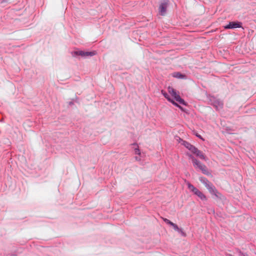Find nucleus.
Returning a JSON list of instances; mask_svg holds the SVG:
<instances>
[{
	"label": "nucleus",
	"mask_w": 256,
	"mask_h": 256,
	"mask_svg": "<svg viewBox=\"0 0 256 256\" xmlns=\"http://www.w3.org/2000/svg\"><path fill=\"white\" fill-rule=\"evenodd\" d=\"M199 180L205 186L210 193L215 195L216 197H219L220 194L217 191L214 186L206 178L204 177H200Z\"/></svg>",
	"instance_id": "nucleus-1"
},
{
	"label": "nucleus",
	"mask_w": 256,
	"mask_h": 256,
	"mask_svg": "<svg viewBox=\"0 0 256 256\" xmlns=\"http://www.w3.org/2000/svg\"><path fill=\"white\" fill-rule=\"evenodd\" d=\"M72 56L76 57L77 56H80L82 57L86 58L92 56L96 54L95 52H84L82 50L74 51L71 52Z\"/></svg>",
	"instance_id": "nucleus-2"
},
{
	"label": "nucleus",
	"mask_w": 256,
	"mask_h": 256,
	"mask_svg": "<svg viewBox=\"0 0 256 256\" xmlns=\"http://www.w3.org/2000/svg\"><path fill=\"white\" fill-rule=\"evenodd\" d=\"M186 148L190 150L193 154L198 156L200 158L206 160V157L204 154L195 148L194 145H186Z\"/></svg>",
	"instance_id": "nucleus-3"
},
{
	"label": "nucleus",
	"mask_w": 256,
	"mask_h": 256,
	"mask_svg": "<svg viewBox=\"0 0 256 256\" xmlns=\"http://www.w3.org/2000/svg\"><path fill=\"white\" fill-rule=\"evenodd\" d=\"M168 2V0H164L160 4L158 10L160 15L164 16L166 14Z\"/></svg>",
	"instance_id": "nucleus-4"
},
{
	"label": "nucleus",
	"mask_w": 256,
	"mask_h": 256,
	"mask_svg": "<svg viewBox=\"0 0 256 256\" xmlns=\"http://www.w3.org/2000/svg\"><path fill=\"white\" fill-rule=\"evenodd\" d=\"M242 27V23L240 22H232L224 26L226 29L235 28Z\"/></svg>",
	"instance_id": "nucleus-5"
},
{
	"label": "nucleus",
	"mask_w": 256,
	"mask_h": 256,
	"mask_svg": "<svg viewBox=\"0 0 256 256\" xmlns=\"http://www.w3.org/2000/svg\"><path fill=\"white\" fill-rule=\"evenodd\" d=\"M162 94L164 96L165 98H166L168 100L171 102L174 105L176 106L179 108L181 110H182V106H180V105H178L176 102L174 100H173L170 96L164 90H161Z\"/></svg>",
	"instance_id": "nucleus-6"
},
{
	"label": "nucleus",
	"mask_w": 256,
	"mask_h": 256,
	"mask_svg": "<svg viewBox=\"0 0 256 256\" xmlns=\"http://www.w3.org/2000/svg\"><path fill=\"white\" fill-rule=\"evenodd\" d=\"M212 104L216 108V110L222 108L224 105L222 101L219 99H214L212 101Z\"/></svg>",
	"instance_id": "nucleus-7"
},
{
	"label": "nucleus",
	"mask_w": 256,
	"mask_h": 256,
	"mask_svg": "<svg viewBox=\"0 0 256 256\" xmlns=\"http://www.w3.org/2000/svg\"><path fill=\"white\" fill-rule=\"evenodd\" d=\"M174 98L175 99L176 101L178 102L180 104L185 106L186 105V103L184 102V100L178 94H176V96L174 97Z\"/></svg>",
	"instance_id": "nucleus-8"
},
{
	"label": "nucleus",
	"mask_w": 256,
	"mask_h": 256,
	"mask_svg": "<svg viewBox=\"0 0 256 256\" xmlns=\"http://www.w3.org/2000/svg\"><path fill=\"white\" fill-rule=\"evenodd\" d=\"M192 162L195 168H200V166H202L203 164H202L200 162H199L198 160L192 157Z\"/></svg>",
	"instance_id": "nucleus-9"
},
{
	"label": "nucleus",
	"mask_w": 256,
	"mask_h": 256,
	"mask_svg": "<svg viewBox=\"0 0 256 256\" xmlns=\"http://www.w3.org/2000/svg\"><path fill=\"white\" fill-rule=\"evenodd\" d=\"M200 169L202 170L203 174H206V175H210V173L209 172L206 166L204 164H202L200 167Z\"/></svg>",
	"instance_id": "nucleus-10"
},
{
	"label": "nucleus",
	"mask_w": 256,
	"mask_h": 256,
	"mask_svg": "<svg viewBox=\"0 0 256 256\" xmlns=\"http://www.w3.org/2000/svg\"><path fill=\"white\" fill-rule=\"evenodd\" d=\"M198 196L201 200H206V198L205 195L200 191L198 190V191L196 194Z\"/></svg>",
	"instance_id": "nucleus-11"
},
{
	"label": "nucleus",
	"mask_w": 256,
	"mask_h": 256,
	"mask_svg": "<svg viewBox=\"0 0 256 256\" xmlns=\"http://www.w3.org/2000/svg\"><path fill=\"white\" fill-rule=\"evenodd\" d=\"M168 92L172 95V97L176 96L177 94L176 90L170 86H168Z\"/></svg>",
	"instance_id": "nucleus-12"
},
{
	"label": "nucleus",
	"mask_w": 256,
	"mask_h": 256,
	"mask_svg": "<svg viewBox=\"0 0 256 256\" xmlns=\"http://www.w3.org/2000/svg\"><path fill=\"white\" fill-rule=\"evenodd\" d=\"M173 76L178 78H183L185 77L184 75H183L181 73L178 72H174L173 74Z\"/></svg>",
	"instance_id": "nucleus-13"
},
{
	"label": "nucleus",
	"mask_w": 256,
	"mask_h": 256,
	"mask_svg": "<svg viewBox=\"0 0 256 256\" xmlns=\"http://www.w3.org/2000/svg\"><path fill=\"white\" fill-rule=\"evenodd\" d=\"M187 185L189 190L191 192H192L195 188V187L192 184H190L189 182L187 184Z\"/></svg>",
	"instance_id": "nucleus-14"
},
{
	"label": "nucleus",
	"mask_w": 256,
	"mask_h": 256,
	"mask_svg": "<svg viewBox=\"0 0 256 256\" xmlns=\"http://www.w3.org/2000/svg\"><path fill=\"white\" fill-rule=\"evenodd\" d=\"M172 226L173 227V228H174V230H175L179 231L180 228H178V226L176 224L173 223L172 224Z\"/></svg>",
	"instance_id": "nucleus-15"
},
{
	"label": "nucleus",
	"mask_w": 256,
	"mask_h": 256,
	"mask_svg": "<svg viewBox=\"0 0 256 256\" xmlns=\"http://www.w3.org/2000/svg\"><path fill=\"white\" fill-rule=\"evenodd\" d=\"M163 220H164V221L166 224H170V226H172V224H173V222H172L171 221H170V220H168V219H167V218H164Z\"/></svg>",
	"instance_id": "nucleus-16"
},
{
	"label": "nucleus",
	"mask_w": 256,
	"mask_h": 256,
	"mask_svg": "<svg viewBox=\"0 0 256 256\" xmlns=\"http://www.w3.org/2000/svg\"><path fill=\"white\" fill-rule=\"evenodd\" d=\"M175 139L179 143H180L182 142H183L182 140L180 138H179L178 136H176L175 138Z\"/></svg>",
	"instance_id": "nucleus-17"
},
{
	"label": "nucleus",
	"mask_w": 256,
	"mask_h": 256,
	"mask_svg": "<svg viewBox=\"0 0 256 256\" xmlns=\"http://www.w3.org/2000/svg\"><path fill=\"white\" fill-rule=\"evenodd\" d=\"M198 191V190L196 188H194V189L192 191V192H194L195 194H196Z\"/></svg>",
	"instance_id": "nucleus-18"
},
{
	"label": "nucleus",
	"mask_w": 256,
	"mask_h": 256,
	"mask_svg": "<svg viewBox=\"0 0 256 256\" xmlns=\"http://www.w3.org/2000/svg\"><path fill=\"white\" fill-rule=\"evenodd\" d=\"M135 153H136V154H140L139 149H138V148H136V149H135Z\"/></svg>",
	"instance_id": "nucleus-19"
},
{
	"label": "nucleus",
	"mask_w": 256,
	"mask_h": 256,
	"mask_svg": "<svg viewBox=\"0 0 256 256\" xmlns=\"http://www.w3.org/2000/svg\"><path fill=\"white\" fill-rule=\"evenodd\" d=\"M74 104V103H73V102H69V104H70V105H72V104Z\"/></svg>",
	"instance_id": "nucleus-20"
},
{
	"label": "nucleus",
	"mask_w": 256,
	"mask_h": 256,
	"mask_svg": "<svg viewBox=\"0 0 256 256\" xmlns=\"http://www.w3.org/2000/svg\"><path fill=\"white\" fill-rule=\"evenodd\" d=\"M196 136H197L198 137L200 138H202L200 137V135H198V134H196Z\"/></svg>",
	"instance_id": "nucleus-21"
},
{
	"label": "nucleus",
	"mask_w": 256,
	"mask_h": 256,
	"mask_svg": "<svg viewBox=\"0 0 256 256\" xmlns=\"http://www.w3.org/2000/svg\"><path fill=\"white\" fill-rule=\"evenodd\" d=\"M182 144H188L187 142L186 144H185V142H184V143H182Z\"/></svg>",
	"instance_id": "nucleus-22"
}]
</instances>
